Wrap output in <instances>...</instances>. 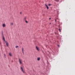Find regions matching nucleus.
Returning a JSON list of instances; mask_svg holds the SVG:
<instances>
[{
	"mask_svg": "<svg viewBox=\"0 0 75 75\" xmlns=\"http://www.w3.org/2000/svg\"><path fill=\"white\" fill-rule=\"evenodd\" d=\"M15 47H16V48H18L19 47H18V46H16Z\"/></svg>",
	"mask_w": 75,
	"mask_h": 75,
	"instance_id": "14",
	"label": "nucleus"
},
{
	"mask_svg": "<svg viewBox=\"0 0 75 75\" xmlns=\"http://www.w3.org/2000/svg\"><path fill=\"white\" fill-rule=\"evenodd\" d=\"M22 13L21 12L20 13L21 14H22Z\"/></svg>",
	"mask_w": 75,
	"mask_h": 75,
	"instance_id": "18",
	"label": "nucleus"
},
{
	"mask_svg": "<svg viewBox=\"0 0 75 75\" xmlns=\"http://www.w3.org/2000/svg\"><path fill=\"white\" fill-rule=\"evenodd\" d=\"M45 6H46V7H47V9H49V8L48 7V6H47V4H45Z\"/></svg>",
	"mask_w": 75,
	"mask_h": 75,
	"instance_id": "6",
	"label": "nucleus"
},
{
	"mask_svg": "<svg viewBox=\"0 0 75 75\" xmlns=\"http://www.w3.org/2000/svg\"><path fill=\"white\" fill-rule=\"evenodd\" d=\"M11 24L12 25H14V24H13V23H11Z\"/></svg>",
	"mask_w": 75,
	"mask_h": 75,
	"instance_id": "13",
	"label": "nucleus"
},
{
	"mask_svg": "<svg viewBox=\"0 0 75 75\" xmlns=\"http://www.w3.org/2000/svg\"><path fill=\"white\" fill-rule=\"evenodd\" d=\"M9 55L10 57H12V54H11V53H9Z\"/></svg>",
	"mask_w": 75,
	"mask_h": 75,
	"instance_id": "7",
	"label": "nucleus"
},
{
	"mask_svg": "<svg viewBox=\"0 0 75 75\" xmlns=\"http://www.w3.org/2000/svg\"><path fill=\"white\" fill-rule=\"evenodd\" d=\"M5 43H6V45L7 46V47H8V42H5Z\"/></svg>",
	"mask_w": 75,
	"mask_h": 75,
	"instance_id": "4",
	"label": "nucleus"
},
{
	"mask_svg": "<svg viewBox=\"0 0 75 75\" xmlns=\"http://www.w3.org/2000/svg\"><path fill=\"white\" fill-rule=\"evenodd\" d=\"M49 6H51V4H49Z\"/></svg>",
	"mask_w": 75,
	"mask_h": 75,
	"instance_id": "21",
	"label": "nucleus"
},
{
	"mask_svg": "<svg viewBox=\"0 0 75 75\" xmlns=\"http://www.w3.org/2000/svg\"><path fill=\"white\" fill-rule=\"evenodd\" d=\"M55 21H56V20H55Z\"/></svg>",
	"mask_w": 75,
	"mask_h": 75,
	"instance_id": "23",
	"label": "nucleus"
},
{
	"mask_svg": "<svg viewBox=\"0 0 75 75\" xmlns=\"http://www.w3.org/2000/svg\"><path fill=\"white\" fill-rule=\"evenodd\" d=\"M27 19V18L26 17H25L24 18V20L26 21V19Z\"/></svg>",
	"mask_w": 75,
	"mask_h": 75,
	"instance_id": "9",
	"label": "nucleus"
},
{
	"mask_svg": "<svg viewBox=\"0 0 75 75\" xmlns=\"http://www.w3.org/2000/svg\"><path fill=\"white\" fill-rule=\"evenodd\" d=\"M4 55L5 57L6 58V54H4Z\"/></svg>",
	"mask_w": 75,
	"mask_h": 75,
	"instance_id": "17",
	"label": "nucleus"
},
{
	"mask_svg": "<svg viewBox=\"0 0 75 75\" xmlns=\"http://www.w3.org/2000/svg\"><path fill=\"white\" fill-rule=\"evenodd\" d=\"M49 20H51V18H49Z\"/></svg>",
	"mask_w": 75,
	"mask_h": 75,
	"instance_id": "20",
	"label": "nucleus"
},
{
	"mask_svg": "<svg viewBox=\"0 0 75 75\" xmlns=\"http://www.w3.org/2000/svg\"><path fill=\"white\" fill-rule=\"evenodd\" d=\"M36 48L37 49V50H38V51H40V48H39V47H38L37 46L36 47Z\"/></svg>",
	"mask_w": 75,
	"mask_h": 75,
	"instance_id": "3",
	"label": "nucleus"
},
{
	"mask_svg": "<svg viewBox=\"0 0 75 75\" xmlns=\"http://www.w3.org/2000/svg\"><path fill=\"white\" fill-rule=\"evenodd\" d=\"M25 23H28V21H25Z\"/></svg>",
	"mask_w": 75,
	"mask_h": 75,
	"instance_id": "12",
	"label": "nucleus"
},
{
	"mask_svg": "<svg viewBox=\"0 0 75 75\" xmlns=\"http://www.w3.org/2000/svg\"><path fill=\"white\" fill-rule=\"evenodd\" d=\"M40 58L39 57L38 58V60L40 61Z\"/></svg>",
	"mask_w": 75,
	"mask_h": 75,
	"instance_id": "10",
	"label": "nucleus"
},
{
	"mask_svg": "<svg viewBox=\"0 0 75 75\" xmlns=\"http://www.w3.org/2000/svg\"><path fill=\"white\" fill-rule=\"evenodd\" d=\"M21 71L23 72V73H25V72H24V70L23 69V67H21Z\"/></svg>",
	"mask_w": 75,
	"mask_h": 75,
	"instance_id": "1",
	"label": "nucleus"
},
{
	"mask_svg": "<svg viewBox=\"0 0 75 75\" xmlns=\"http://www.w3.org/2000/svg\"><path fill=\"white\" fill-rule=\"evenodd\" d=\"M22 51H23V53H24V49L23 48V47L22 48Z\"/></svg>",
	"mask_w": 75,
	"mask_h": 75,
	"instance_id": "11",
	"label": "nucleus"
},
{
	"mask_svg": "<svg viewBox=\"0 0 75 75\" xmlns=\"http://www.w3.org/2000/svg\"><path fill=\"white\" fill-rule=\"evenodd\" d=\"M18 60H19V62H20V63L21 64H22V61L21 60V59H20V58H19Z\"/></svg>",
	"mask_w": 75,
	"mask_h": 75,
	"instance_id": "2",
	"label": "nucleus"
},
{
	"mask_svg": "<svg viewBox=\"0 0 75 75\" xmlns=\"http://www.w3.org/2000/svg\"><path fill=\"white\" fill-rule=\"evenodd\" d=\"M51 24V23H50V24Z\"/></svg>",
	"mask_w": 75,
	"mask_h": 75,
	"instance_id": "22",
	"label": "nucleus"
},
{
	"mask_svg": "<svg viewBox=\"0 0 75 75\" xmlns=\"http://www.w3.org/2000/svg\"><path fill=\"white\" fill-rule=\"evenodd\" d=\"M3 27H6V24H3Z\"/></svg>",
	"mask_w": 75,
	"mask_h": 75,
	"instance_id": "5",
	"label": "nucleus"
},
{
	"mask_svg": "<svg viewBox=\"0 0 75 75\" xmlns=\"http://www.w3.org/2000/svg\"><path fill=\"white\" fill-rule=\"evenodd\" d=\"M3 38L4 40V41L5 42H7V41H5V39H4V37H3Z\"/></svg>",
	"mask_w": 75,
	"mask_h": 75,
	"instance_id": "8",
	"label": "nucleus"
},
{
	"mask_svg": "<svg viewBox=\"0 0 75 75\" xmlns=\"http://www.w3.org/2000/svg\"><path fill=\"white\" fill-rule=\"evenodd\" d=\"M59 32H61V29L60 28L59 29Z\"/></svg>",
	"mask_w": 75,
	"mask_h": 75,
	"instance_id": "15",
	"label": "nucleus"
},
{
	"mask_svg": "<svg viewBox=\"0 0 75 75\" xmlns=\"http://www.w3.org/2000/svg\"><path fill=\"white\" fill-rule=\"evenodd\" d=\"M57 46H58V47H59V45H58Z\"/></svg>",
	"mask_w": 75,
	"mask_h": 75,
	"instance_id": "19",
	"label": "nucleus"
},
{
	"mask_svg": "<svg viewBox=\"0 0 75 75\" xmlns=\"http://www.w3.org/2000/svg\"><path fill=\"white\" fill-rule=\"evenodd\" d=\"M56 1H59V0H55Z\"/></svg>",
	"mask_w": 75,
	"mask_h": 75,
	"instance_id": "16",
	"label": "nucleus"
}]
</instances>
